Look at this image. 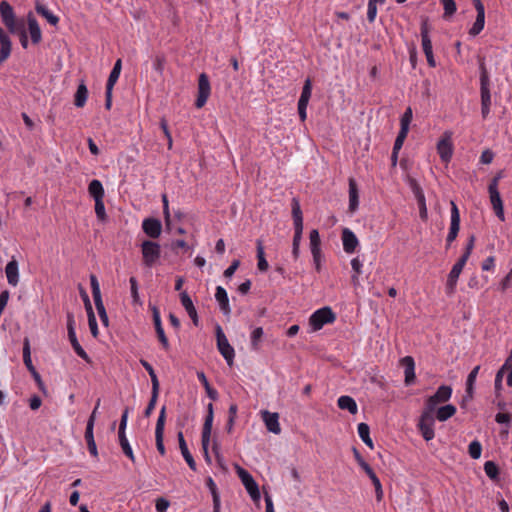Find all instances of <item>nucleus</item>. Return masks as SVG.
<instances>
[{
	"label": "nucleus",
	"mask_w": 512,
	"mask_h": 512,
	"mask_svg": "<svg viewBox=\"0 0 512 512\" xmlns=\"http://www.w3.org/2000/svg\"><path fill=\"white\" fill-rule=\"evenodd\" d=\"M452 396V388L449 385H441L437 391L425 400L424 409L421 413L418 428L422 437L430 441L435 437L434 412L438 405L447 402Z\"/></svg>",
	"instance_id": "f257e3e1"
},
{
	"label": "nucleus",
	"mask_w": 512,
	"mask_h": 512,
	"mask_svg": "<svg viewBox=\"0 0 512 512\" xmlns=\"http://www.w3.org/2000/svg\"><path fill=\"white\" fill-rule=\"evenodd\" d=\"M292 217L294 222V237L292 242V255L294 259H298L300 253V242L303 232V216L300 203L297 198L292 199Z\"/></svg>",
	"instance_id": "f03ea898"
},
{
	"label": "nucleus",
	"mask_w": 512,
	"mask_h": 512,
	"mask_svg": "<svg viewBox=\"0 0 512 512\" xmlns=\"http://www.w3.org/2000/svg\"><path fill=\"white\" fill-rule=\"evenodd\" d=\"M213 419H214L213 404L209 403L207 405V415L205 417V421H204L203 428H202V435H201V444H202L203 454H204L205 461L208 464H211V457L208 452V447H209L210 438H211Z\"/></svg>",
	"instance_id": "7ed1b4c3"
},
{
	"label": "nucleus",
	"mask_w": 512,
	"mask_h": 512,
	"mask_svg": "<svg viewBox=\"0 0 512 512\" xmlns=\"http://www.w3.org/2000/svg\"><path fill=\"white\" fill-rule=\"evenodd\" d=\"M336 319L335 313L328 306L316 310L309 318V324L313 331L320 330L325 324L333 323Z\"/></svg>",
	"instance_id": "20e7f679"
},
{
	"label": "nucleus",
	"mask_w": 512,
	"mask_h": 512,
	"mask_svg": "<svg viewBox=\"0 0 512 512\" xmlns=\"http://www.w3.org/2000/svg\"><path fill=\"white\" fill-rule=\"evenodd\" d=\"M216 339L217 348L220 354L224 357L229 366L233 365L235 351L234 348L229 344L227 337L225 336L220 325H216Z\"/></svg>",
	"instance_id": "39448f33"
},
{
	"label": "nucleus",
	"mask_w": 512,
	"mask_h": 512,
	"mask_svg": "<svg viewBox=\"0 0 512 512\" xmlns=\"http://www.w3.org/2000/svg\"><path fill=\"white\" fill-rule=\"evenodd\" d=\"M90 285L92 290V296L94 299V303L98 312V315L100 317V320L105 326H108V316L106 313V309L104 307L102 297H101V291H100V285L98 282V279L95 275H90Z\"/></svg>",
	"instance_id": "423d86ee"
},
{
	"label": "nucleus",
	"mask_w": 512,
	"mask_h": 512,
	"mask_svg": "<svg viewBox=\"0 0 512 512\" xmlns=\"http://www.w3.org/2000/svg\"><path fill=\"white\" fill-rule=\"evenodd\" d=\"M143 263L146 267H152L160 258V245L156 242L146 240L141 245Z\"/></svg>",
	"instance_id": "0eeeda50"
},
{
	"label": "nucleus",
	"mask_w": 512,
	"mask_h": 512,
	"mask_svg": "<svg viewBox=\"0 0 512 512\" xmlns=\"http://www.w3.org/2000/svg\"><path fill=\"white\" fill-rule=\"evenodd\" d=\"M74 326H75L74 317L71 313H68L67 314V330H68L69 341H70L75 353L83 360L89 362L90 358H89L88 354L86 353V351L82 348V346L78 342Z\"/></svg>",
	"instance_id": "6e6552de"
},
{
	"label": "nucleus",
	"mask_w": 512,
	"mask_h": 512,
	"mask_svg": "<svg viewBox=\"0 0 512 512\" xmlns=\"http://www.w3.org/2000/svg\"><path fill=\"white\" fill-rule=\"evenodd\" d=\"M437 152L444 163H448L453 155L452 132L445 131L437 143Z\"/></svg>",
	"instance_id": "1a4fd4ad"
},
{
	"label": "nucleus",
	"mask_w": 512,
	"mask_h": 512,
	"mask_svg": "<svg viewBox=\"0 0 512 512\" xmlns=\"http://www.w3.org/2000/svg\"><path fill=\"white\" fill-rule=\"evenodd\" d=\"M211 93V86L208 76L205 73H201L198 78V95L195 101L196 108H202Z\"/></svg>",
	"instance_id": "9d476101"
},
{
	"label": "nucleus",
	"mask_w": 512,
	"mask_h": 512,
	"mask_svg": "<svg viewBox=\"0 0 512 512\" xmlns=\"http://www.w3.org/2000/svg\"><path fill=\"white\" fill-rule=\"evenodd\" d=\"M165 420H166V407L163 406L160 410L159 417L157 419L156 427H155V440H156V448L158 452L163 456L165 455V446H164V428H165Z\"/></svg>",
	"instance_id": "9b49d317"
},
{
	"label": "nucleus",
	"mask_w": 512,
	"mask_h": 512,
	"mask_svg": "<svg viewBox=\"0 0 512 512\" xmlns=\"http://www.w3.org/2000/svg\"><path fill=\"white\" fill-rule=\"evenodd\" d=\"M451 205V222L449 233L446 238L447 248L457 238L460 230V213L459 209L454 201L450 202Z\"/></svg>",
	"instance_id": "f8f14e48"
},
{
	"label": "nucleus",
	"mask_w": 512,
	"mask_h": 512,
	"mask_svg": "<svg viewBox=\"0 0 512 512\" xmlns=\"http://www.w3.org/2000/svg\"><path fill=\"white\" fill-rule=\"evenodd\" d=\"M480 93L481 105H491L490 80L484 62L480 63Z\"/></svg>",
	"instance_id": "ddd939ff"
},
{
	"label": "nucleus",
	"mask_w": 512,
	"mask_h": 512,
	"mask_svg": "<svg viewBox=\"0 0 512 512\" xmlns=\"http://www.w3.org/2000/svg\"><path fill=\"white\" fill-rule=\"evenodd\" d=\"M0 15L2 22L5 24L9 32L16 33V20L12 6L7 1L0 3Z\"/></svg>",
	"instance_id": "4468645a"
},
{
	"label": "nucleus",
	"mask_w": 512,
	"mask_h": 512,
	"mask_svg": "<svg viewBox=\"0 0 512 512\" xmlns=\"http://www.w3.org/2000/svg\"><path fill=\"white\" fill-rule=\"evenodd\" d=\"M475 6L477 16L473 26L469 30L471 36H477L484 28L485 24V8L481 0H472Z\"/></svg>",
	"instance_id": "2eb2a0df"
},
{
	"label": "nucleus",
	"mask_w": 512,
	"mask_h": 512,
	"mask_svg": "<svg viewBox=\"0 0 512 512\" xmlns=\"http://www.w3.org/2000/svg\"><path fill=\"white\" fill-rule=\"evenodd\" d=\"M152 317H153V323L155 327V331L157 334V338L160 341L162 347L167 351L170 347L168 338L164 332V329L162 327L160 312L157 307L152 308Z\"/></svg>",
	"instance_id": "dca6fc26"
},
{
	"label": "nucleus",
	"mask_w": 512,
	"mask_h": 512,
	"mask_svg": "<svg viewBox=\"0 0 512 512\" xmlns=\"http://www.w3.org/2000/svg\"><path fill=\"white\" fill-rule=\"evenodd\" d=\"M142 229L146 235L151 238H158L162 231V225L160 220L155 218L144 219L142 223Z\"/></svg>",
	"instance_id": "f3484780"
},
{
	"label": "nucleus",
	"mask_w": 512,
	"mask_h": 512,
	"mask_svg": "<svg viewBox=\"0 0 512 512\" xmlns=\"http://www.w3.org/2000/svg\"><path fill=\"white\" fill-rule=\"evenodd\" d=\"M262 419L269 432H272L274 434H279L281 432L278 413H272L266 410L262 411Z\"/></svg>",
	"instance_id": "a211bd4d"
},
{
	"label": "nucleus",
	"mask_w": 512,
	"mask_h": 512,
	"mask_svg": "<svg viewBox=\"0 0 512 512\" xmlns=\"http://www.w3.org/2000/svg\"><path fill=\"white\" fill-rule=\"evenodd\" d=\"M342 243L344 251L351 254L356 250L359 241L353 231L344 228L342 231Z\"/></svg>",
	"instance_id": "6ab92c4d"
},
{
	"label": "nucleus",
	"mask_w": 512,
	"mask_h": 512,
	"mask_svg": "<svg viewBox=\"0 0 512 512\" xmlns=\"http://www.w3.org/2000/svg\"><path fill=\"white\" fill-rule=\"evenodd\" d=\"M93 429H94V417L92 416V417H89V419L87 421L86 430H85V440H86L87 447H88L90 454L94 457H97L98 451H97V446H96V443L94 440Z\"/></svg>",
	"instance_id": "aec40b11"
},
{
	"label": "nucleus",
	"mask_w": 512,
	"mask_h": 512,
	"mask_svg": "<svg viewBox=\"0 0 512 512\" xmlns=\"http://www.w3.org/2000/svg\"><path fill=\"white\" fill-rule=\"evenodd\" d=\"M180 301H181L182 306L186 310L187 314L191 318L193 324L195 326H198V315H197L196 308L192 302V299L190 298V296L188 295V293L186 291H182L180 293Z\"/></svg>",
	"instance_id": "412c9836"
},
{
	"label": "nucleus",
	"mask_w": 512,
	"mask_h": 512,
	"mask_svg": "<svg viewBox=\"0 0 512 512\" xmlns=\"http://www.w3.org/2000/svg\"><path fill=\"white\" fill-rule=\"evenodd\" d=\"M177 438H178L179 448H180L183 458L185 459V461L188 464V466L190 467V469L193 471H196V462L188 449V446L186 444V441L184 439V435H183L182 431H179L177 433Z\"/></svg>",
	"instance_id": "4be33fe9"
},
{
	"label": "nucleus",
	"mask_w": 512,
	"mask_h": 512,
	"mask_svg": "<svg viewBox=\"0 0 512 512\" xmlns=\"http://www.w3.org/2000/svg\"><path fill=\"white\" fill-rule=\"evenodd\" d=\"M5 273L8 283L12 286H16L19 282V269L18 262L14 257L7 263Z\"/></svg>",
	"instance_id": "5701e85b"
},
{
	"label": "nucleus",
	"mask_w": 512,
	"mask_h": 512,
	"mask_svg": "<svg viewBox=\"0 0 512 512\" xmlns=\"http://www.w3.org/2000/svg\"><path fill=\"white\" fill-rule=\"evenodd\" d=\"M11 49L12 44L9 36L0 28V64L9 58Z\"/></svg>",
	"instance_id": "b1692460"
},
{
	"label": "nucleus",
	"mask_w": 512,
	"mask_h": 512,
	"mask_svg": "<svg viewBox=\"0 0 512 512\" xmlns=\"http://www.w3.org/2000/svg\"><path fill=\"white\" fill-rule=\"evenodd\" d=\"M215 299L218 302L220 310L223 312V314L229 316L231 313L229 298L226 290L222 286H218L216 288Z\"/></svg>",
	"instance_id": "393cba45"
},
{
	"label": "nucleus",
	"mask_w": 512,
	"mask_h": 512,
	"mask_svg": "<svg viewBox=\"0 0 512 512\" xmlns=\"http://www.w3.org/2000/svg\"><path fill=\"white\" fill-rule=\"evenodd\" d=\"M401 362L404 366L405 384L409 386L415 380V362L411 356H405Z\"/></svg>",
	"instance_id": "a878e982"
},
{
	"label": "nucleus",
	"mask_w": 512,
	"mask_h": 512,
	"mask_svg": "<svg viewBox=\"0 0 512 512\" xmlns=\"http://www.w3.org/2000/svg\"><path fill=\"white\" fill-rule=\"evenodd\" d=\"M27 21L30 37L33 44L40 43V41L42 40V34L36 18L31 13H29L27 16Z\"/></svg>",
	"instance_id": "bb28decb"
},
{
	"label": "nucleus",
	"mask_w": 512,
	"mask_h": 512,
	"mask_svg": "<svg viewBox=\"0 0 512 512\" xmlns=\"http://www.w3.org/2000/svg\"><path fill=\"white\" fill-rule=\"evenodd\" d=\"M359 206V192L356 180L354 178L349 179V210L355 212Z\"/></svg>",
	"instance_id": "cd10ccee"
},
{
	"label": "nucleus",
	"mask_w": 512,
	"mask_h": 512,
	"mask_svg": "<svg viewBox=\"0 0 512 512\" xmlns=\"http://www.w3.org/2000/svg\"><path fill=\"white\" fill-rule=\"evenodd\" d=\"M462 272V269L453 265L446 282V293L448 296H452L455 293L458 278Z\"/></svg>",
	"instance_id": "c85d7f7f"
},
{
	"label": "nucleus",
	"mask_w": 512,
	"mask_h": 512,
	"mask_svg": "<svg viewBox=\"0 0 512 512\" xmlns=\"http://www.w3.org/2000/svg\"><path fill=\"white\" fill-rule=\"evenodd\" d=\"M456 411V407L452 404L443 405L436 408L434 419L436 418L438 421L444 422L454 416Z\"/></svg>",
	"instance_id": "c756f323"
},
{
	"label": "nucleus",
	"mask_w": 512,
	"mask_h": 512,
	"mask_svg": "<svg viewBox=\"0 0 512 512\" xmlns=\"http://www.w3.org/2000/svg\"><path fill=\"white\" fill-rule=\"evenodd\" d=\"M35 10L39 15L45 18L47 22L52 26H56L59 23L58 16L54 15L51 11L48 10V8L44 4H42L38 0L35 3Z\"/></svg>",
	"instance_id": "7c9ffc66"
},
{
	"label": "nucleus",
	"mask_w": 512,
	"mask_h": 512,
	"mask_svg": "<svg viewBox=\"0 0 512 512\" xmlns=\"http://www.w3.org/2000/svg\"><path fill=\"white\" fill-rule=\"evenodd\" d=\"M479 370H480V366L477 365L468 374V377L466 380V395H465L463 401L468 400V399L471 400L473 398L474 384H475Z\"/></svg>",
	"instance_id": "2f4dec72"
},
{
	"label": "nucleus",
	"mask_w": 512,
	"mask_h": 512,
	"mask_svg": "<svg viewBox=\"0 0 512 512\" xmlns=\"http://www.w3.org/2000/svg\"><path fill=\"white\" fill-rule=\"evenodd\" d=\"M241 482L244 485V487L247 490L250 497L254 501H257L260 499L259 487H258V484L256 483V481L254 480V478L252 477V475H250L246 479L242 480Z\"/></svg>",
	"instance_id": "473e14b6"
},
{
	"label": "nucleus",
	"mask_w": 512,
	"mask_h": 512,
	"mask_svg": "<svg viewBox=\"0 0 512 512\" xmlns=\"http://www.w3.org/2000/svg\"><path fill=\"white\" fill-rule=\"evenodd\" d=\"M338 407L342 410H348L351 414H356L358 411L356 401L347 395H343L338 398L337 401Z\"/></svg>",
	"instance_id": "72a5a7b5"
},
{
	"label": "nucleus",
	"mask_w": 512,
	"mask_h": 512,
	"mask_svg": "<svg viewBox=\"0 0 512 512\" xmlns=\"http://www.w3.org/2000/svg\"><path fill=\"white\" fill-rule=\"evenodd\" d=\"M490 195V201L493 206V209L495 211L496 216L501 220L504 221V209H503V202L500 196L499 192L489 193Z\"/></svg>",
	"instance_id": "f704fd0d"
},
{
	"label": "nucleus",
	"mask_w": 512,
	"mask_h": 512,
	"mask_svg": "<svg viewBox=\"0 0 512 512\" xmlns=\"http://www.w3.org/2000/svg\"><path fill=\"white\" fill-rule=\"evenodd\" d=\"M206 485L212 495L213 512H220V495L214 480L211 477L206 479Z\"/></svg>",
	"instance_id": "c9c22d12"
},
{
	"label": "nucleus",
	"mask_w": 512,
	"mask_h": 512,
	"mask_svg": "<svg viewBox=\"0 0 512 512\" xmlns=\"http://www.w3.org/2000/svg\"><path fill=\"white\" fill-rule=\"evenodd\" d=\"M88 192L94 201L97 199L102 200L105 194L102 183L97 179H94L89 183Z\"/></svg>",
	"instance_id": "e433bc0d"
},
{
	"label": "nucleus",
	"mask_w": 512,
	"mask_h": 512,
	"mask_svg": "<svg viewBox=\"0 0 512 512\" xmlns=\"http://www.w3.org/2000/svg\"><path fill=\"white\" fill-rule=\"evenodd\" d=\"M88 97V89L84 82H81L74 96V104L76 107L81 108L86 104Z\"/></svg>",
	"instance_id": "4c0bfd02"
},
{
	"label": "nucleus",
	"mask_w": 512,
	"mask_h": 512,
	"mask_svg": "<svg viewBox=\"0 0 512 512\" xmlns=\"http://www.w3.org/2000/svg\"><path fill=\"white\" fill-rule=\"evenodd\" d=\"M256 249H257V259H258L257 267L260 271L265 272V271H267L269 265L265 258L263 241L261 239H258L256 241Z\"/></svg>",
	"instance_id": "58836bf2"
},
{
	"label": "nucleus",
	"mask_w": 512,
	"mask_h": 512,
	"mask_svg": "<svg viewBox=\"0 0 512 512\" xmlns=\"http://www.w3.org/2000/svg\"><path fill=\"white\" fill-rule=\"evenodd\" d=\"M121 69H122V61H121V59H118L115 62L112 71L110 72V75H109L107 83H106V87H109V89H113L115 83L119 79Z\"/></svg>",
	"instance_id": "ea45409f"
},
{
	"label": "nucleus",
	"mask_w": 512,
	"mask_h": 512,
	"mask_svg": "<svg viewBox=\"0 0 512 512\" xmlns=\"http://www.w3.org/2000/svg\"><path fill=\"white\" fill-rule=\"evenodd\" d=\"M358 434L362 441L371 449H373V442L370 438V428L366 423L358 424Z\"/></svg>",
	"instance_id": "a19ab883"
},
{
	"label": "nucleus",
	"mask_w": 512,
	"mask_h": 512,
	"mask_svg": "<svg viewBox=\"0 0 512 512\" xmlns=\"http://www.w3.org/2000/svg\"><path fill=\"white\" fill-rule=\"evenodd\" d=\"M366 474L371 479L372 485H374L375 487L376 500L380 502L383 499V489L381 482L377 475L375 474V472L373 471V469L368 471Z\"/></svg>",
	"instance_id": "79ce46f5"
},
{
	"label": "nucleus",
	"mask_w": 512,
	"mask_h": 512,
	"mask_svg": "<svg viewBox=\"0 0 512 512\" xmlns=\"http://www.w3.org/2000/svg\"><path fill=\"white\" fill-rule=\"evenodd\" d=\"M119 437V443L122 448L123 453L132 461L135 462V456L133 453V450L129 444V441L126 437V434H120Z\"/></svg>",
	"instance_id": "37998d69"
},
{
	"label": "nucleus",
	"mask_w": 512,
	"mask_h": 512,
	"mask_svg": "<svg viewBox=\"0 0 512 512\" xmlns=\"http://www.w3.org/2000/svg\"><path fill=\"white\" fill-rule=\"evenodd\" d=\"M311 93H312V84H311V80L308 78V79H306V81L304 83L298 103H301L302 105L308 104L309 99L311 98Z\"/></svg>",
	"instance_id": "c03bdc74"
},
{
	"label": "nucleus",
	"mask_w": 512,
	"mask_h": 512,
	"mask_svg": "<svg viewBox=\"0 0 512 512\" xmlns=\"http://www.w3.org/2000/svg\"><path fill=\"white\" fill-rule=\"evenodd\" d=\"M23 361L28 370L34 368L31 360L30 342L27 338L24 339L23 343Z\"/></svg>",
	"instance_id": "a18cd8bd"
},
{
	"label": "nucleus",
	"mask_w": 512,
	"mask_h": 512,
	"mask_svg": "<svg viewBox=\"0 0 512 512\" xmlns=\"http://www.w3.org/2000/svg\"><path fill=\"white\" fill-rule=\"evenodd\" d=\"M409 185L417 200V203L425 201L424 192L418 182L415 179H410Z\"/></svg>",
	"instance_id": "49530a36"
},
{
	"label": "nucleus",
	"mask_w": 512,
	"mask_h": 512,
	"mask_svg": "<svg viewBox=\"0 0 512 512\" xmlns=\"http://www.w3.org/2000/svg\"><path fill=\"white\" fill-rule=\"evenodd\" d=\"M484 471L490 479L495 480L498 478L499 469L498 466L493 461L485 462Z\"/></svg>",
	"instance_id": "de8ad7c7"
},
{
	"label": "nucleus",
	"mask_w": 512,
	"mask_h": 512,
	"mask_svg": "<svg viewBox=\"0 0 512 512\" xmlns=\"http://www.w3.org/2000/svg\"><path fill=\"white\" fill-rule=\"evenodd\" d=\"M482 446L478 440H474L469 444L468 453L472 459H478L481 456Z\"/></svg>",
	"instance_id": "09e8293b"
},
{
	"label": "nucleus",
	"mask_w": 512,
	"mask_h": 512,
	"mask_svg": "<svg viewBox=\"0 0 512 512\" xmlns=\"http://www.w3.org/2000/svg\"><path fill=\"white\" fill-rule=\"evenodd\" d=\"M263 334H264V332H263L262 327H257L252 331V333H251L252 349H254V350L259 349V342H260L261 338L263 337Z\"/></svg>",
	"instance_id": "8fccbe9b"
},
{
	"label": "nucleus",
	"mask_w": 512,
	"mask_h": 512,
	"mask_svg": "<svg viewBox=\"0 0 512 512\" xmlns=\"http://www.w3.org/2000/svg\"><path fill=\"white\" fill-rule=\"evenodd\" d=\"M130 283V290H131V297L134 304H141L139 293H138V281L135 277H130L129 279Z\"/></svg>",
	"instance_id": "3c124183"
},
{
	"label": "nucleus",
	"mask_w": 512,
	"mask_h": 512,
	"mask_svg": "<svg viewBox=\"0 0 512 512\" xmlns=\"http://www.w3.org/2000/svg\"><path fill=\"white\" fill-rule=\"evenodd\" d=\"M309 240L311 250L321 249V240L317 229H313L310 231Z\"/></svg>",
	"instance_id": "603ef678"
},
{
	"label": "nucleus",
	"mask_w": 512,
	"mask_h": 512,
	"mask_svg": "<svg viewBox=\"0 0 512 512\" xmlns=\"http://www.w3.org/2000/svg\"><path fill=\"white\" fill-rule=\"evenodd\" d=\"M351 266L355 275L352 276V282L354 285H357L359 283L358 275L361 274V268H362V262L359 260V258H353L351 260Z\"/></svg>",
	"instance_id": "864d4df0"
},
{
	"label": "nucleus",
	"mask_w": 512,
	"mask_h": 512,
	"mask_svg": "<svg viewBox=\"0 0 512 512\" xmlns=\"http://www.w3.org/2000/svg\"><path fill=\"white\" fill-rule=\"evenodd\" d=\"M444 7V17L452 16L456 12V3L454 0H440Z\"/></svg>",
	"instance_id": "5fc2aeb1"
},
{
	"label": "nucleus",
	"mask_w": 512,
	"mask_h": 512,
	"mask_svg": "<svg viewBox=\"0 0 512 512\" xmlns=\"http://www.w3.org/2000/svg\"><path fill=\"white\" fill-rule=\"evenodd\" d=\"M95 213L99 220L104 221L107 217L103 199L95 200Z\"/></svg>",
	"instance_id": "6e6d98bb"
},
{
	"label": "nucleus",
	"mask_w": 512,
	"mask_h": 512,
	"mask_svg": "<svg viewBox=\"0 0 512 512\" xmlns=\"http://www.w3.org/2000/svg\"><path fill=\"white\" fill-rule=\"evenodd\" d=\"M165 63H166V58L164 55H156L155 58H154V63H153V67L154 69L160 74L162 75L163 73V70H164V66H165Z\"/></svg>",
	"instance_id": "4d7b16f0"
},
{
	"label": "nucleus",
	"mask_w": 512,
	"mask_h": 512,
	"mask_svg": "<svg viewBox=\"0 0 512 512\" xmlns=\"http://www.w3.org/2000/svg\"><path fill=\"white\" fill-rule=\"evenodd\" d=\"M353 454H354V457H355L357 463L365 471V473L372 470L370 465L363 459V457L361 456V454L359 453V451L356 448H353Z\"/></svg>",
	"instance_id": "13d9d810"
},
{
	"label": "nucleus",
	"mask_w": 512,
	"mask_h": 512,
	"mask_svg": "<svg viewBox=\"0 0 512 512\" xmlns=\"http://www.w3.org/2000/svg\"><path fill=\"white\" fill-rule=\"evenodd\" d=\"M505 369H506V365L502 366L496 373L494 386H495V391L497 393H499L502 390V380H503Z\"/></svg>",
	"instance_id": "bf43d9fd"
},
{
	"label": "nucleus",
	"mask_w": 512,
	"mask_h": 512,
	"mask_svg": "<svg viewBox=\"0 0 512 512\" xmlns=\"http://www.w3.org/2000/svg\"><path fill=\"white\" fill-rule=\"evenodd\" d=\"M412 117H413L412 109H411V107H408L401 117L400 126L409 128V125L412 121Z\"/></svg>",
	"instance_id": "052dcab7"
},
{
	"label": "nucleus",
	"mask_w": 512,
	"mask_h": 512,
	"mask_svg": "<svg viewBox=\"0 0 512 512\" xmlns=\"http://www.w3.org/2000/svg\"><path fill=\"white\" fill-rule=\"evenodd\" d=\"M87 315H88V324H89L91 334L94 337H97L98 336V326H97L95 314H94V312H91Z\"/></svg>",
	"instance_id": "680f3d73"
},
{
	"label": "nucleus",
	"mask_w": 512,
	"mask_h": 512,
	"mask_svg": "<svg viewBox=\"0 0 512 512\" xmlns=\"http://www.w3.org/2000/svg\"><path fill=\"white\" fill-rule=\"evenodd\" d=\"M377 16V4H373L372 2H368L367 9V19L369 23H373Z\"/></svg>",
	"instance_id": "e2e57ef3"
},
{
	"label": "nucleus",
	"mask_w": 512,
	"mask_h": 512,
	"mask_svg": "<svg viewBox=\"0 0 512 512\" xmlns=\"http://www.w3.org/2000/svg\"><path fill=\"white\" fill-rule=\"evenodd\" d=\"M128 413H129V409L125 408L122 413L121 419H120L118 435L125 434V429H126L127 421H128Z\"/></svg>",
	"instance_id": "0e129e2a"
},
{
	"label": "nucleus",
	"mask_w": 512,
	"mask_h": 512,
	"mask_svg": "<svg viewBox=\"0 0 512 512\" xmlns=\"http://www.w3.org/2000/svg\"><path fill=\"white\" fill-rule=\"evenodd\" d=\"M157 399H158V395H155L154 394H151V398H150V401L144 411V416L145 417H150V415L152 414L153 410L155 409V406H156V403H157Z\"/></svg>",
	"instance_id": "69168bd1"
},
{
	"label": "nucleus",
	"mask_w": 512,
	"mask_h": 512,
	"mask_svg": "<svg viewBox=\"0 0 512 512\" xmlns=\"http://www.w3.org/2000/svg\"><path fill=\"white\" fill-rule=\"evenodd\" d=\"M170 503L167 499L161 497L156 500V510L157 512H165L167 508L169 507Z\"/></svg>",
	"instance_id": "338daca9"
},
{
	"label": "nucleus",
	"mask_w": 512,
	"mask_h": 512,
	"mask_svg": "<svg viewBox=\"0 0 512 512\" xmlns=\"http://www.w3.org/2000/svg\"><path fill=\"white\" fill-rule=\"evenodd\" d=\"M240 265V261L239 260H233L231 265L224 271V277L226 278H230L233 276V274L235 273V271L238 269Z\"/></svg>",
	"instance_id": "774afa93"
}]
</instances>
